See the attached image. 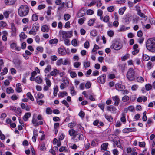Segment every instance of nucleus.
I'll return each instance as SVG.
<instances>
[{"label": "nucleus", "instance_id": "nucleus-1", "mask_svg": "<svg viewBox=\"0 0 155 155\" xmlns=\"http://www.w3.org/2000/svg\"><path fill=\"white\" fill-rule=\"evenodd\" d=\"M146 45L147 49L149 51L155 53V37L148 39Z\"/></svg>", "mask_w": 155, "mask_h": 155}, {"label": "nucleus", "instance_id": "nucleus-2", "mask_svg": "<svg viewBox=\"0 0 155 155\" xmlns=\"http://www.w3.org/2000/svg\"><path fill=\"white\" fill-rule=\"evenodd\" d=\"M29 11V7L26 5H21L19 8L18 13L20 17H24L28 15Z\"/></svg>", "mask_w": 155, "mask_h": 155}, {"label": "nucleus", "instance_id": "nucleus-3", "mask_svg": "<svg viewBox=\"0 0 155 155\" xmlns=\"http://www.w3.org/2000/svg\"><path fill=\"white\" fill-rule=\"evenodd\" d=\"M135 73V71L133 68H130L129 69L126 74V77L128 80L132 81L135 79L136 77Z\"/></svg>", "mask_w": 155, "mask_h": 155}, {"label": "nucleus", "instance_id": "nucleus-4", "mask_svg": "<svg viewBox=\"0 0 155 155\" xmlns=\"http://www.w3.org/2000/svg\"><path fill=\"white\" fill-rule=\"evenodd\" d=\"M123 45L120 42L117 40H115L113 42V43L110 47L111 49H114L116 50H118L121 49Z\"/></svg>", "mask_w": 155, "mask_h": 155}, {"label": "nucleus", "instance_id": "nucleus-5", "mask_svg": "<svg viewBox=\"0 0 155 155\" xmlns=\"http://www.w3.org/2000/svg\"><path fill=\"white\" fill-rule=\"evenodd\" d=\"M74 142H78L80 140H84V136L83 135L81 134L76 133V134L73 136L72 138Z\"/></svg>", "mask_w": 155, "mask_h": 155}, {"label": "nucleus", "instance_id": "nucleus-6", "mask_svg": "<svg viewBox=\"0 0 155 155\" xmlns=\"http://www.w3.org/2000/svg\"><path fill=\"white\" fill-rule=\"evenodd\" d=\"M106 77V74H103L97 78V81L99 83L104 84L105 82Z\"/></svg>", "mask_w": 155, "mask_h": 155}, {"label": "nucleus", "instance_id": "nucleus-7", "mask_svg": "<svg viewBox=\"0 0 155 155\" xmlns=\"http://www.w3.org/2000/svg\"><path fill=\"white\" fill-rule=\"evenodd\" d=\"M73 31H61V34L63 35V38H64V37L70 38L72 37V35Z\"/></svg>", "mask_w": 155, "mask_h": 155}, {"label": "nucleus", "instance_id": "nucleus-8", "mask_svg": "<svg viewBox=\"0 0 155 155\" xmlns=\"http://www.w3.org/2000/svg\"><path fill=\"white\" fill-rule=\"evenodd\" d=\"M14 64L15 67L19 69H21L22 68V66L21 65V61L19 59H16L14 61Z\"/></svg>", "mask_w": 155, "mask_h": 155}, {"label": "nucleus", "instance_id": "nucleus-9", "mask_svg": "<svg viewBox=\"0 0 155 155\" xmlns=\"http://www.w3.org/2000/svg\"><path fill=\"white\" fill-rule=\"evenodd\" d=\"M138 47V45L137 44H135L134 45L133 48L134 51L132 52V54L133 55H135L139 52V50L137 49Z\"/></svg>", "mask_w": 155, "mask_h": 155}, {"label": "nucleus", "instance_id": "nucleus-10", "mask_svg": "<svg viewBox=\"0 0 155 155\" xmlns=\"http://www.w3.org/2000/svg\"><path fill=\"white\" fill-rule=\"evenodd\" d=\"M11 35L12 36H16V28L14 23L11 24Z\"/></svg>", "mask_w": 155, "mask_h": 155}, {"label": "nucleus", "instance_id": "nucleus-11", "mask_svg": "<svg viewBox=\"0 0 155 155\" xmlns=\"http://www.w3.org/2000/svg\"><path fill=\"white\" fill-rule=\"evenodd\" d=\"M58 52L59 54L61 55H64L66 54L65 50L63 47L59 48L58 49Z\"/></svg>", "mask_w": 155, "mask_h": 155}, {"label": "nucleus", "instance_id": "nucleus-12", "mask_svg": "<svg viewBox=\"0 0 155 155\" xmlns=\"http://www.w3.org/2000/svg\"><path fill=\"white\" fill-rule=\"evenodd\" d=\"M115 88L116 90L119 91H122V89H125V87L123 85L117 83L115 85Z\"/></svg>", "mask_w": 155, "mask_h": 155}, {"label": "nucleus", "instance_id": "nucleus-13", "mask_svg": "<svg viewBox=\"0 0 155 155\" xmlns=\"http://www.w3.org/2000/svg\"><path fill=\"white\" fill-rule=\"evenodd\" d=\"M113 100L115 101L114 104L115 106H118L120 102V99L118 96H116L112 97Z\"/></svg>", "mask_w": 155, "mask_h": 155}, {"label": "nucleus", "instance_id": "nucleus-14", "mask_svg": "<svg viewBox=\"0 0 155 155\" xmlns=\"http://www.w3.org/2000/svg\"><path fill=\"white\" fill-rule=\"evenodd\" d=\"M107 110L108 111H109L113 113H114L116 111V109L113 106L110 105L107 106Z\"/></svg>", "mask_w": 155, "mask_h": 155}, {"label": "nucleus", "instance_id": "nucleus-15", "mask_svg": "<svg viewBox=\"0 0 155 155\" xmlns=\"http://www.w3.org/2000/svg\"><path fill=\"white\" fill-rule=\"evenodd\" d=\"M31 116V114L30 112L26 113L25 115L23 117V119L24 121H27L29 118Z\"/></svg>", "mask_w": 155, "mask_h": 155}, {"label": "nucleus", "instance_id": "nucleus-16", "mask_svg": "<svg viewBox=\"0 0 155 155\" xmlns=\"http://www.w3.org/2000/svg\"><path fill=\"white\" fill-rule=\"evenodd\" d=\"M39 25L38 23H35L33 25L32 29L35 32H36L38 30Z\"/></svg>", "mask_w": 155, "mask_h": 155}, {"label": "nucleus", "instance_id": "nucleus-17", "mask_svg": "<svg viewBox=\"0 0 155 155\" xmlns=\"http://www.w3.org/2000/svg\"><path fill=\"white\" fill-rule=\"evenodd\" d=\"M59 73V70L55 69L50 72V75L53 76H55Z\"/></svg>", "mask_w": 155, "mask_h": 155}, {"label": "nucleus", "instance_id": "nucleus-18", "mask_svg": "<svg viewBox=\"0 0 155 155\" xmlns=\"http://www.w3.org/2000/svg\"><path fill=\"white\" fill-rule=\"evenodd\" d=\"M16 0H5V3L8 5H13L15 2Z\"/></svg>", "mask_w": 155, "mask_h": 155}, {"label": "nucleus", "instance_id": "nucleus-19", "mask_svg": "<svg viewBox=\"0 0 155 155\" xmlns=\"http://www.w3.org/2000/svg\"><path fill=\"white\" fill-rule=\"evenodd\" d=\"M35 81L37 83L40 84L42 83L43 80L40 77L38 76L35 78Z\"/></svg>", "mask_w": 155, "mask_h": 155}, {"label": "nucleus", "instance_id": "nucleus-20", "mask_svg": "<svg viewBox=\"0 0 155 155\" xmlns=\"http://www.w3.org/2000/svg\"><path fill=\"white\" fill-rule=\"evenodd\" d=\"M108 143H103L101 146V150H105L107 149Z\"/></svg>", "mask_w": 155, "mask_h": 155}, {"label": "nucleus", "instance_id": "nucleus-21", "mask_svg": "<svg viewBox=\"0 0 155 155\" xmlns=\"http://www.w3.org/2000/svg\"><path fill=\"white\" fill-rule=\"evenodd\" d=\"M41 31L43 32H47L49 31L48 27L46 25H44L42 26L41 28Z\"/></svg>", "mask_w": 155, "mask_h": 155}, {"label": "nucleus", "instance_id": "nucleus-22", "mask_svg": "<svg viewBox=\"0 0 155 155\" xmlns=\"http://www.w3.org/2000/svg\"><path fill=\"white\" fill-rule=\"evenodd\" d=\"M126 8L125 7H124L120 8L119 10V13L120 15H122L125 11Z\"/></svg>", "mask_w": 155, "mask_h": 155}, {"label": "nucleus", "instance_id": "nucleus-23", "mask_svg": "<svg viewBox=\"0 0 155 155\" xmlns=\"http://www.w3.org/2000/svg\"><path fill=\"white\" fill-rule=\"evenodd\" d=\"M51 66L50 65H48L46 68L44 70V72L45 74H47L50 71L51 69Z\"/></svg>", "mask_w": 155, "mask_h": 155}, {"label": "nucleus", "instance_id": "nucleus-24", "mask_svg": "<svg viewBox=\"0 0 155 155\" xmlns=\"http://www.w3.org/2000/svg\"><path fill=\"white\" fill-rule=\"evenodd\" d=\"M137 14L142 18H145L146 17H147V16H146L144 14L141 12V10L140 9H139L137 10Z\"/></svg>", "mask_w": 155, "mask_h": 155}, {"label": "nucleus", "instance_id": "nucleus-25", "mask_svg": "<svg viewBox=\"0 0 155 155\" xmlns=\"http://www.w3.org/2000/svg\"><path fill=\"white\" fill-rule=\"evenodd\" d=\"M21 84L20 83H18L16 84V91L18 92H20L22 91V89L21 87Z\"/></svg>", "mask_w": 155, "mask_h": 155}, {"label": "nucleus", "instance_id": "nucleus-26", "mask_svg": "<svg viewBox=\"0 0 155 155\" xmlns=\"http://www.w3.org/2000/svg\"><path fill=\"white\" fill-rule=\"evenodd\" d=\"M69 134L71 136H74L76 133H77V132H76L73 129H71L70 130H69Z\"/></svg>", "mask_w": 155, "mask_h": 155}, {"label": "nucleus", "instance_id": "nucleus-27", "mask_svg": "<svg viewBox=\"0 0 155 155\" xmlns=\"http://www.w3.org/2000/svg\"><path fill=\"white\" fill-rule=\"evenodd\" d=\"M19 36L21 40L22 39H25L27 37V35L25 34L24 32H21Z\"/></svg>", "mask_w": 155, "mask_h": 155}, {"label": "nucleus", "instance_id": "nucleus-28", "mask_svg": "<svg viewBox=\"0 0 155 155\" xmlns=\"http://www.w3.org/2000/svg\"><path fill=\"white\" fill-rule=\"evenodd\" d=\"M96 19L95 18L90 19L88 21V25L89 26H92L94 23Z\"/></svg>", "mask_w": 155, "mask_h": 155}, {"label": "nucleus", "instance_id": "nucleus-29", "mask_svg": "<svg viewBox=\"0 0 155 155\" xmlns=\"http://www.w3.org/2000/svg\"><path fill=\"white\" fill-rule=\"evenodd\" d=\"M105 118L108 121L111 122L113 120V118L111 116H108L107 115H105Z\"/></svg>", "mask_w": 155, "mask_h": 155}, {"label": "nucleus", "instance_id": "nucleus-30", "mask_svg": "<svg viewBox=\"0 0 155 155\" xmlns=\"http://www.w3.org/2000/svg\"><path fill=\"white\" fill-rule=\"evenodd\" d=\"M132 128H125L123 130V132L124 133H128L132 132Z\"/></svg>", "mask_w": 155, "mask_h": 155}, {"label": "nucleus", "instance_id": "nucleus-31", "mask_svg": "<svg viewBox=\"0 0 155 155\" xmlns=\"http://www.w3.org/2000/svg\"><path fill=\"white\" fill-rule=\"evenodd\" d=\"M45 81L48 87H50L51 85V83L50 80L47 78H45Z\"/></svg>", "mask_w": 155, "mask_h": 155}, {"label": "nucleus", "instance_id": "nucleus-32", "mask_svg": "<svg viewBox=\"0 0 155 155\" xmlns=\"http://www.w3.org/2000/svg\"><path fill=\"white\" fill-rule=\"evenodd\" d=\"M129 54H128L127 53L125 55L121 57V60L122 61H124L127 59L128 58H129Z\"/></svg>", "mask_w": 155, "mask_h": 155}, {"label": "nucleus", "instance_id": "nucleus-33", "mask_svg": "<svg viewBox=\"0 0 155 155\" xmlns=\"http://www.w3.org/2000/svg\"><path fill=\"white\" fill-rule=\"evenodd\" d=\"M60 94H59L58 96L59 97H63L64 96H67L68 95V93L66 91H64L62 92H60Z\"/></svg>", "mask_w": 155, "mask_h": 155}, {"label": "nucleus", "instance_id": "nucleus-34", "mask_svg": "<svg viewBox=\"0 0 155 155\" xmlns=\"http://www.w3.org/2000/svg\"><path fill=\"white\" fill-rule=\"evenodd\" d=\"M58 40L57 39H51L49 40V43L51 44H57L58 42Z\"/></svg>", "mask_w": 155, "mask_h": 155}, {"label": "nucleus", "instance_id": "nucleus-35", "mask_svg": "<svg viewBox=\"0 0 155 155\" xmlns=\"http://www.w3.org/2000/svg\"><path fill=\"white\" fill-rule=\"evenodd\" d=\"M38 18V16L36 14H34L33 15L32 17V19L33 21H36L37 20Z\"/></svg>", "mask_w": 155, "mask_h": 155}, {"label": "nucleus", "instance_id": "nucleus-36", "mask_svg": "<svg viewBox=\"0 0 155 155\" xmlns=\"http://www.w3.org/2000/svg\"><path fill=\"white\" fill-rule=\"evenodd\" d=\"M150 59V57L149 56L147 55V54H144L143 55V59L144 61H147L149 60Z\"/></svg>", "mask_w": 155, "mask_h": 155}, {"label": "nucleus", "instance_id": "nucleus-37", "mask_svg": "<svg viewBox=\"0 0 155 155\" xmlns=\"http://www.w3.org/2000/svg\"><path fill=\"white\" fill-rule=\"evenodd\" d=\"M147 66L148 69L150 70L153 67V64L151 61H149L147 64Z\"/></svg>", "mask_w": 155, "mask_h": 155}, {"label": "nucleus", "instance_id": "nucleus-38", "mask_svg": "<svg viewBox=\"0 0 155 155\" xmlns=\"http://www.w3.org/2000/svg\"><path fill=\"white\" fill-rule=\"evenodd\" d=\"M129 100V97L127 95L124 96L122 98V101L124 102L128 101Z\"/></svg>", "mask_w": 155, "mask_h": 155}, {"label": "nucleus", "instance_id": "nucleus-39", "mask_svg": "<svg viewBox=\"0 0 155 155\" xmlns=\"http://www.w3.org/2000/svg\"><path fill=\"white\" fill-rule=\"evenodd\" d=\"M86 20V18L85 17H84L82 18H80L78 20V23L79 24L82 25L84 23V21H85Z\"/></svg>", "mask_w": 155, "mask_h": 155}, {"label": "nucleus", "instance_id": "nucleus-40", "mask_svg": "<svg viewBox=\"0 0 155 155\" xmlns=\"http://www.w3.org/2000/svg\"><path fill=\"white\" fill-rule=\"evenodd\" d=\"M27 96L32 101H34L33 97L31 95V93L30 92L28 93L27 94Z\"/></svg>", "mask_w": 155, "mask_h": 155}, {"label": "nucleus", "instance_id": "nucleus-41", "mask_svg": "<svg viewBox=\"0 0 155 155\" xmlns=\"http://www.w3.org/2000/svg\"><path fill=\"white\" fill-rule=\"evenodd\" d=\"M53 111L50 108L48 107L46 109V112L48 114H51L52 113Z\"/></svg>", "mask_w": 155, "mask_h": 155}, {"label": "nucleus", "instance_id": "nucleus-42", "mask_svg": "<svg viewBox=\"0 0 155 155\" xmlns=\"http://www.w3.org/2000/svg\"><path fill=\"white\" fill-rule=\"evenodd\" d=\"M14 91L11 87L8 88L6 89V92L8 94L13 93H14Z\"/></svg>", "mask_w": 155, "mask_h": 155}, {"label": "nucleus", "instance_id": "nucleus-43", "mask_svg": "<svg viewBox=\"0 0 155 155\" xmlns=\"http://www.w3.org/2000/svg\"><path fill=\"white\" fill-rule=\"evenodd\" d=\"M58 91V87L57 86L54 87V97L56 96L57 95V93Z\"/></svg>", "mask_w": 155, "mask_h": 155}, {"label": "nucleus", "instance_id": "nucleus-44", "mask_svg": "<svg viewBox=\"0 0 155 155\" xmlns=\"http://www.w3.org/2000/svg\"><path fill=\"white\" fill-rule=\"evenodd\" d=\"M83 64L84 67L87 68L90 66V63L89 61H84L83 63Z\"/></svg>", "mask_w": 155, "mask_h": 155}, {"label": "nucleus", "instance_id": "nucleus-45", "mask_svg": "<svg viewBox=\"0 0 155 155\" xmlns=\"http://www.w3.org/2000/svg\"><path fill=\"white\" fill-rule=\"evenodd\" d=\"M90 34L91 36L95 37L97 35V31L96 30H93L91 31Z\"/></svg>", "mask_w": 155, "mask_h": 155}, {"label": "nucleus", "instance_id": "nucleus-46", "mask_svg": "<svg viewBox=\"0 0 155 155\" xmlns=\"http://www.w3.org/2000/svg\"><path fill=\"white\" fill-rule=\"evenodd\" d=\"M108 35L110 37H112L114 35V32L113 31L110 30L107 31Z\"/></svg>", "mask_w": 155, "mask_h": 155}, {"label": "nucleus", "instance_id": "nucleus-47", "mask_svg": "<svg viewBox=\"0 0 155 155\" xmlns=\"http://www.w3.org/2000/svg\"><path fill=\"white\" fill-rule=\"evenodd\" d=\"M137 80L138 82L142 83L144 81V79L141 77H138L137 78Z\"/></svg>", "mask_w": 155, "mask_h": 155}, {"label": "nucleus", "instance_id": "nucleus-48", "mask_svg": "<svg viewBox=\"0 0 155 155\" xmlns=\"http://www.w3.org/2000/svg\"><path fill=\"white\" fill-rule=\"evenodd\" d=\"M63 59L62 58H60L56 62V64L58 66H60L62 64Z\"/></svg>", "mask_w": 155, "mask_h": 155}, {"label": "nucleus", "instance_id": "nucleus-49", "mask_svg": "<svg viewBox=\"0 0 155 155\" xmlns=\"http://www.w3.org/2000/svg\"><path fill=\"white\" fill-rule=\"evenodd\" d=\"M70 90L72 96H74L76 94V93L74 90V88L73 86H72Z\"/></svg>", "mask_w": 155, "mask_h": 155}, {"label": "nucleus", "instance_id": "nucleus-50", "mask_svg": "<svg viewBox=\"0 0 155 155\" xmlns=\"http://www.w3.org/2000/svg\"><path fill=\"white\" fill-rule=\"evenodd\" d=\"M99 107L103 111H104V107L105 104H99L98 105Z\"/></svg>", "mask_w": 155, "mask_h": 155}, {"label": "nucleus", "instance_id": "nucleus-51", "mask_svg": "<svg viewBox=\"0 0 155 155\" xmlns=\"http://www.w3.org/2000/svg\"><path fill=\"white\" fill-rule=\"evenodd\" d=\"M122 116L120 118L121 121L124 123L125 122L126 120L125 117V114L123 113L122 114Z\"/></svg>", "mask_w": 155, "mask_h": 155}, {"label": "nucleus", "instance_id": "nucleus-52", "mask_svg": "<svg viewBox=\"0 0 155 155\" xmlns=\"http://www.w3.org/2000/svg\"><path fill=\"white\" fill-rule=\"evenodd\" d=\"M52 9V7L51 6H50L48 7V10L47 12V15H51V9Z\"/></svg>", "mask_w": 155, "mask_h": 155}, {"label": "nucleus", "instance_id": "nucleus-53", "mask_svg": "<svg viewBox=\"0 0 155 155\" xmlns=\"http://www.w3.org/2000/svg\"><path fill=\"white\" fill-rule=\"evenodd\" d=\"M109 20V16L108 15H106L103 19V21L105 22H108Z\"/></svg>", "mask_w": 155, "mask_h": 155}, {"label": "nucleus", "instance_id": "nucleus-54", "mask_svg": "<svg viewBox=\"0 0 155 155\" xmlns=\"http://www.w3.org/2000/svg\"><path fill=\"white\" fill-rule=\"evenodd\" d=\"M152 87L151 85L149 84H146L145 86L146 89L147 91H148L151 89Z\"/></svg>", "mask_w": 155, "mask_h": 155}, {"label": "nucleus", "instance_id": "nucleus-55", "mask_svg": "<svg viewBox=\"0 0 155 155\" xmlns=\"http://www.w3.org/2000/svg\"><path fill=\"white\" fill-rule=\"evenodd\" d=\"M70 17L71 16L69 14H65L64 15V19L65 20L67 21L69 19Z\"/></svg>", "mask_w": 155, "mask_h": 155}, {"label": "nucleus", "instance_id": "nucleus-56", "mask_svg": "<svg viewBox=\"0 0 155 155\" xmlns=\"http://www.w3.org/2000/svg\"><path fill=\"white\" fill-rule=\"evenodd\" d=\"M107 10L108 12H112L114 10V8L113 6H110L107 8Z\"/></svg>", "mask_w": 155, "mask_h": 155}, {"label": "nucleus", "instance_id": "nucleus-57", "mask_svg": "<svg viewBox=\"0 0 155 155\" xmlns=\"http://www.w3.org/2000/svg\"><path fill=\"white\" fill-rule=\"evenodd\" d=\"M7 24L6 23L3 21H1L0 22V27H4L6 26Z\"/></svg>", "mask_w": 155, "mask_h": 155}, {"label": "nucleus", "instance_id": "nucleus-58", "mask_svg": "<svg viewBox=\"0 0 155 155\" xmlns=\"http://www.w3.org/2000/svg\"><path fill=\"white\" fill-rule=\"evenodd\" d=\"M71 44L74 46H77V41L76 39H74L71 41Z\"/></svg>", "mask_w": 155, "mask_h": 155}, {"label": "nucleus", "instance_id": "nucleus-59", "mask_svg": "<svg viewBox=\"0 0 155 155\" xmlns=\"http://www.w3.org/2000/svg\"><path fill=\"white\" fill-rule=\"evenodd\" d=\"M51 59L52 61H55L58 59V57L55 55L51 56Z\"/></svg>", "mask_w": 155, "mask_h": 155}, {"label": "nucleus", "instance_id": "nucleus-60", "mask_svg": "<svg viewBox=\"0 0 155 155\" xmlns=\"http://www.w3.org/2000/svg\"><path fill=\"white\" fill-rule=\"evenodd\" d=\"M131 18H130V17H127V18H125L124 19V21L125 22L127 23V24H128V23H129L130 21H131Z\"/></svg>", "mask_w": 155, "mask_h": 155}, {"label": "nucleus", "instance_id": "nucleus-61", "mask_svg": "<svg viewBox=\"0 0 155 155\" xmlns=\"http://www.w3.org/2000/svg\"><path fill=\"white\" fill-rule=\"evenodd\" d=\"M85 113L82 111H81L79 113V115L82 118H84L85 116Z\"/></svg>", "mask_w": 155, "mask_h": 155}, {"label": "nucleus", "instance_id": "nucleus-62", "mask_svg": "<svg viewBox=\"0 0 155 155\" xmlns=\"http://www.w3.org/2000/svg\"><path fill=\"white\" fill-rule=\"evenodd\" d=\"M37 102L40 105H41L44 103V101L42 100H39L37 99Z\"/></svg>", "mask_w": 155, "mask_h": 155}, {"label": "nucleus", "instance_id": "nucleus-63", "mask_svg": "<svg viewBox=\"0 0 155 155\" xmlns=\"http://www.w3.org/2000/svg\"><path fill=\"white\" fill-rule=\"evenodd\" d=\"M46 149L45 147V144L44 143L42 144L40 146V150L41 151H43L45 150Z\"/></svg>", "mask_w": 155, "mask_h": 155}, {"label": "nucleus", "instance_id": "nucleus-64", "mask_svg": "<svg viewBox=\"0 0 155 155\" xmlns=\"http://www.w3.org/2000/svg\"><path fill=\"white\" fill-rule=\"evenodd\" d=\"M94 11L91 9L87 10V13L88 15H91L94 13Z\"/></svg>", "mask_w": 155, "mask_h": 155}]
</instances>
